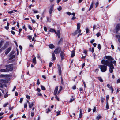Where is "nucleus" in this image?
Returning a JSON list of instances; mask_svg holds the SVG:
<instances>
[{
    "label": "nucleus",
    "instance_id": "nucleus-50",
    "mask_svg": "<svg viewBox=\"0 0 120 120\" xmlns=\"http://www.w3.org/2000/svg\"><path fill=\"white\" fill-rule=\"evenodd\" d=\"M27 105L26 103H25L24 104V107L25 108H27Z\"/></svg>",
    "mask_w": 120,
    "mask_h": 120
},
{
    "label": "nucleus",
    "instance_id": "nucleus-16",
    "mask_svg": "<svg viewBox=\"0 0 120 120\" xmlns=\"http://www.w3.org/2000/svg\"><path fill=\"white\" fill-rule=\"evenodd\" d=\"M57 32L56 34H57V35L58 36V38H60V31L59 30H57Z\"/></svg>",
    "mask_w": 120,
    "mask_h": 120
},
{
    "label": "nucleus",
    "instance_id": "nucleus-12",
    "mask_svg": "<svg viewBox=\"0 0 120 120\" xmlns=\"http://www.w3.org/2000/svg\"><path fill=\"white\" fill-rule=\"evenodd\" d=\"M58 90V87L56 86L55 88L54 92V95H56Z\"/></svg>",
    "mask_w": 120,
    "mask_h": 120
},
{
    "label": "nucleus",
    "instance_id": "nucleus-5",
    "mask_svg": "<svg viewBox=\"0 0 120 120\" xmlns=\"http://www.w3.org/2000/svg\"><path fill=\"white\" fill-rule=\"evenodd\" d=\"M110 64V65L108 64L107 65L109 67V71L110 73H112L113 72V69H114V67L113 64H112L111 63Z\"/></svg>",
    "mask_w": 120,
    "mask_h": 120
},
{
    "label": "nucleus",
    "instance_id": "nucleus-31",
    "mask_svg": "<svg viewBox=\"0 0 120 120\" xmlns=\"http://www.w3.org/2000/svg\"><path fill=\"white\" fill-rule=\"evenodd\" d=\"M9 105V103H6L5 104H4V105L3 106V107H5L6 106H7V105Z\"/></svg>",
    "mask_w": 120,
    "mask_h": 120
},
{
    "label": "nucleus",
    "instance_id": "nucleus-27",
    "mask_svg": "<svg viewBox=\"0 0 120 120\" xmlns=\"http://www.w3.org/2000/svg\"><path fill=\"white\" fill-rule=\"evenodd\" d=\"M116 37L117 38H120V35H116ZM118 41L120 43V39H119L118 40Z\"/></svg>",
    "mask_w": 120,
    "mask_h": 120
},
{
    "label": "nucleus",
    "instance_id": "nucleus-47",
    "mask_svg": "<svg viewBox=\"0 0 120 120\" xmlns=\"http://www.w3.org/2000/svg\"><path fill=\"white\" fill-rule=\"evenodd\" d=\"M15 55H13L10 58V59H12L15 57Z\"/></svg>",
    "mask_w": 120,
    "mask_h": 120
},
{
    "label": "nucleus",
    "instance_id": "nucleus-52",
    "mask_svg": "<svg viewBox=\"0 0 120 120\" xmlns=\"http://www.w3.org/2000/svg\"><path fill=\"white\" fill-rule=\"evenodd\" d=\"M37 84L38 85H39L40 84V82L39 81V79H38L37 81Z\"/></svg>",
    "mask_w": 120,
    "mask_h": 120
},
{
    "label": "nucleus",
    "instance_id": "nucleus-28",
    "mask_svg": "<svg viewBox=\"0 0 120 120\" xmlns=\"http://www.w3.org/2000/svg\"><path fill=\"white\" fill-rule=\"evenodd\" d=\"M93 2H92V3L91 4L90 6V7L89 8V11L91 9L93 8Z\"/></svg>",
    "mask_w": 120,
    "mask_h": 120
},
{
    "label": "nucleus",
    "instance_id": "nucleus-56",
    "mask_svg": "<svg viewBox=\"0 0 120 120\" xmlns=\"http://www.w3.org/2000/svg\"><path fill=\"white\" fill-rule=\"evenodd\" d=\"M96 27V26L95 25H94L93 26V30H94L95 29Z\"/></svg>",
    "mask_w": 120,
    "mask_h": 120
},
{
    "label": "nucleus",
    "instance_id": "nucleus-58",
    "mask_svg": "<svg viewBox=\"0 0 120 120\" xmlns=\"http://www.w3.org/2000/svg\"><path fill=\"white\" fill-rule=\"evenodd\" d=\"M96 107H94V108L93 110V112H95L96 111Z\"/></svg>",
    "mask_w": 120,
    "mask_h": 120
},
{
    "label": "nucleus",
    "instance_id": "nucleus-24",
    "mask_svg": "<svg viewBox=\"0 0 120 120\" xmlns=\"http://www.w3.org/2000/svg\"><path fill=\"white\" fill-rule=\"evenodd\" d=\"M0 71L1 72H7V71L6 69H1L0 70Z\"/></svg>",
    "mask_w": 120,
    "mask_h": 120
},
{
    "label": "nucleus",
    "instance_id": "nucleus-35",
    "mask_svg": "<svg viewBox=\"0 0 120 120\" xmlns=\"http://www.w3.org/2000/svg\"><path fill=\"white\" fill-rule=\"evenodd\" d=\"M98 48L100 50L101 49V46L100 44H99L98 45Z\"/></svg>",
    "mask_w": 120,
    "mask_h": 120
},
{
    "label": "nucleus",
    "instance_id": "nucleus-57",
    "mask_svg": "<svg viewBox=\"0 0 120 120\" xmlns=\"http://www.w3.org/2000/svg\"><path fill=\"white\" fill-rule=\"evenodd\" d=\"M120 82V79H118L117 81V83H118Z\"/></svg>",
    "mask_w": 120,
    "mask_h": 120
},
{
    "label": "nucleus",
    "instance_id": "nucleus-54",
    "mask_svg": "<svg viewBox=\"0 0 120 120\" xmlns=\"http://www.w3.org/2000/svg\"><path fill=\"white\" fill-rule=\"evenodd\" d=\"M51 111L48 108L46 112L48 113L50 111Z\"/></svg>",
    "mask_w": 120,
    "mask_h": 120
},
{
    "label": "nucleus",
    "instance_id": "nucleus-15",
    "mask_svg": "<svg viewBox=\"0 0 120 120\" xmlns=\"http://www.w3.org/2000/svg\"><path fill=\"white\" fill-rule=\"evenodd\" d=\"M60 56L62 59H64V57L65 54L62 51L61 52Z\"/></svg>",
    "mask_w": 120,
    "mask_h": 120
},
{
    "label": "nucleus",
    "instance_id": "nucleus-43",
    "mask_svg": "<svg viewBox=\"0 0 120 120\" xmlns=\"http://www.w3.org/2000/svg\"><path fill=\"white\" fill-rule=\"evenodd\" d=\"M23 101V98H21L20 99V102L21 103H22Z\"/></svg>",
    "mask_w": 120,
    "mask_h": 120
},
{
    "label": "nucleus",
    "instance_id": "nucleus-55",
    "mask_svg": "<svg viewBox=\"0 0 120 120\" xmlns=\"http://www.w3.org/2000/svg\"><path fill=\"white\" fill-rule=\"evenodd\" d=\"M46 18H47V21H49V22L50 21V18H49L48 17H46Z\"/></svg>",
    "mask_w": 120,
    "mask_h": 120
},
{
    "label": "nucleus",
    "instance_id": "nucleus-23",
    "mask_svg": "<svg viewBox=\"0 0 120 120\" xmlns=\"http://www.w3.org/2000/svg\"><path fill=\"white\" fill-rule=\"evenodd\" d=\"M32 61L34 64H36V57H35L33 59Z\"/></svg>",
    "mask_w": 120,
    "mask_h": 120
},
{
    "label": "nucleus",
    "instance_id": "nucleus-61",
    "mask_svg": "<svg viewBox=\"0 0 120 120\" xmlns=\"http://www.w3.org/2000/svg\"><path fill=\"white\" fill-rule=\"evenodd\" d=\"M72 89H76V86L75 85L74 86L72 87Z\"/></svg>",
    "mask_w": 120,
    "mask_h": 120
},
{
    "label": "nucleus",
    "instance_id": "nucleus-13",
    "mask_svg": "<svg viewBox=\"0 0 120 120\" xmlns=\"http://www.w3.org/2000/svg\"><path fill=\"white\" fill-rule=\"evenodd\" d=\"M58 71H59V74L60 75H61V67L60 65H58Z\"/></svg>",
    "mask_w": 120,
    "mask_h": 120
},
{
    "label": "nucleus",
    "instance_id": "nucleus-37",
    "mask_svg": "<svg viewBox=\"0 0 120 120\" xmlns=\"http://www.w3.org/2000/svg\"><path fill=\"white\" fill-rule=\"evenodd\" d=\"M1 76L2 77H6L8 76V75H3L2 74L1 75Z\"/></svg>",
    "mask_w": 120,
    "mask_h": 120
},
{
    "label": "nucleus",
    "instance_id": "nucleus-40",
    "mask_svg": "<svg viewBox=\"0 0 120 120\" xmlns=\"http://www.w3.org/2000/svg\"><path fill=\"white\" fill-rule=\"evenodd\" d=\"M53 63L52 62H50L49 63V67L50 68L52 66V65Z\"/></svg>",
    "mask_w": 120,
    "mask_h": 120
},
{
    "label": "nucleus",
    "instance_id": "nucleus-20",
    "mask_svg": "<svg viewBox=\"0 0 120 120\" xmlns=\"http://www.w3.org/2000/svg\"><path fill=\"white\" fill-rule=\"evenodd\" d=\"M52 60H54L56 59V57L55 56V55L54 53H52Z\"/></svg>",
    "mask_w": 120,
    "mask_h": 120
},
{
    "label": "nucleus",
    "instance_id": "nucleus-14",
    "mask_svg": "<svg viewBox=\"0 0 120 120\" xmlns=\"http://www.w3.org/2000/svg\"><path fill=\"white\" fill-rule=\"evenodd\" d=\"M11 49V47H9V48L8 49L6 50L5 51V54L6 55H7V54L9 53V52L10 51Z\"/></svg>",
    "mask_w": 120,
    "mask_h": 120
},
{
    "label": "nucleus",
    "instance_id": "nucleus-36",
    "mask_svg": "<svg viewBox=\"0 0 120 120\" xmlns=\"http://www.w3.org/2000/svg\"><path fill=\"white\" fill-rule=\"evenodd\" d=\"M55 98L56 99H57L58 101H59V98L57 96L56 94V95H55Z\"/></svg>",
    "mask_w": 120,
    "mask_h": 120
},
{
    "label": "nucleus",
    "instance_id": "nucleus-51",
    "mask_svg": "<svg viewBox=\"0 0 120 120\" xmlns=\"http://www.w3.org/2000/svg\"><path fill=\"white\" fill-rule=\"evenodd\" d=\"M96 35L98 37H99L100 35L99 32H98L97 34Z\"/></svg>",
    "mask_w": 120,
    "mask_h": 120
},
{
    "label": "nucleus",
    "instance_id": "nucleus-7",
    "mask_svg": "<svg viewBox=\"0 0 120 120\" xmlns=\"http://www.w3.org/2000/svg\"><path fill=\"white\" fill-rule=\"evenodd\" d=\"M120 30V24H117L116 26L115 30L116 34H118V31Z\"/></svg>",
    "mask_w": 120,
    "mask_h": 120
},
{
    "label": "nucleus",
    "instance_id": "nucleus-49",
    "mask_svg": "<svg viewBox=\"0 0 120 120\" xmlns=\"http://www.w3.org/2000/svg\"><path fill=\"white\" fill-rule=\"evenodd\" d=\"M109 98V95H107L106 97V99L107 101L108 100Z\"/></svg>",
    "mask_w": 120,
    "mask_h": 120
},
{
    "label": "nucleus",
    "instance_id": "nucleus-59",
    "mask_svg": "<svg viewBox=\"0 0 120 120\" xmlns=\"http://www.w3.org/2000/svg\"><path fill=\"white\" fill-rule=\"evenodd\" d=\"M74 98L71 99L70 100V102H72L74 100Z\"/></svg>",
    "mask_w": 120,
    "mask_h": 120
},
{
    "label": "nucleus",
    "instance_id": "nucleus-62",
    "mask_svg": "<svg viewBox=\"0 0 120 120\" xmlns=\"http://www.w3.org/2000/svg\"><path fill=\"white\" fill-rule=\"evenodd\" d=\"M94 39H93L91 41H90V42L92 43V44L94 42Z\"/></svg>",
    "mask_w": 120,
    "mask_h": 120
},
{
    "label": "nucleus",
    "instance_id": "nucleus-42",
    "mask_svg": "<svg viewBox=\"0 0 120 120\" xmlns=\"http://www.w3.org/2000/svg\"><path fill=\"white\" fill-rule=\"evenodd\" d=\"M32 38V36L30 35L28 37V38L30 40Z\"/></svg>",
    "mask_w": 120,
    "mask_h": 120
},
{
    "label": "nucleus",
    "instance_id": "nucleus-41",
    "mask_svg": "<svg viewBox=\"0 0 120 120\" xmlns=\"http://www.w3.org/2000/svg\"><path fill=\"white\" fill-rule=\"evenodd\" d=\"M60 112H61L60 111H59L57 112H56V113H57L56 116H58L60 114Z\"/></svg>",
    "mask_w": 120,
    "mask_h": 120
},
{
    "label": "nucleus",
    "instance_id": "nucleus-10",
    "mask_svg": "<svg viewBox=\"0 0 120 120\" xmlns=\"http://www.w3.org/2000/svg\"><path fill=\"white\" fill-rule=\"evenodd\" d=\"M106 58L108 59V60L109 61V60H110V61H112L113 60V59L110 56H105Z\"/></svg>",
    "mask_w": 120,
    "mask_h": 120
},
{
    "label": "nucleus",
    "instance_id": "nucleus-39",
    "mask_svg": "<svg viewBox=\"0 0 120 120\" xmlns=\"http://www.w3.org/2000/svg\"><path fill=\"white\" fill-rule=\"evenodd\" d=\"M57 9L58 11H60L62 9V8L60 6Z\"/></svg>",
    "mask_w": 120,
    "mask_h": 120
},
{
    "label": "nucleus",
    "instance_id": "nucleus-33",
    "mask_svg": "<svg viewBox=\"0 0 120 120\" xmlns=\"http://www.w3.org/2000/svg\"><path fill=\"white\" fill-rule=\"evenodd\" d=\"M110 89H111L112 90V92L113 93L114 91V89L112 86H111L109 87V88Z\"/></svg>",
    "mask_w": 120,
    "mask_h": 120
},
{
    "label": "nucleus",
    "instance_id": "nucleus-63",
    "mask_svg": "<svg viewBox=\"0 0 120 120\" xmlns=\"http://www.w3.org/2000/svg\"><path fill=\"white\" fill-rule=\"evenodd\" d=\"M44 30L46 32L47 31V29L46 27H44Z\"/></svg>",
    "mask_w": 120,
    "mask_h": 120
},
{
    "label": "nucleus",
    "instance_id": "nucleus-3",
    "mask_svg": "<svg viewBox=\"0 0 120 120\" xmlns=\"http://www.w3.org/2000/svg\"><path fill=\"white\" fill-rule=\"evenodd\" d=\"M107 66L108 65H101L99 66L101 71L102 72H104L106 71Z\"/></svg>",
    "mask_w": 120,
    "mask_h": 120
},
{
    "label": "nucleus",
    "instance_id": "nucleus-17",
    "mask_svg": "<svg viewBox=\"0 0 120 120\" xmlns=\"http://www.w3.org/2000/svg\"><path fill=\"white\" fill-rule=\"evenodd\" d=\"M49 47L51 49L54 48H55L54 45L52 44H50L48 45Z\"/></svg>",
    "mask_w": 120,
    "mask_h": 120
},
{
    "label": "nucleus",
    "instance_id": "nucleus-18",
    "mask_svg": "<svg viewBox=\"0 0 120 120\" xmlns=\"http://www.w3.org/2000/svg\"><path fill=\"white\" fill-rule=\"evenodd\" d=\"M75 52L74 51H72L71 52V57H74L75 55Z\"/></svg>",
    "mask_w": 120,
    "mask_h": 120
},
{
    "label": "nucleus",
    "instance_id": "nucleus-9",
    "mask_svg": "<svg viewBox=\"0 0 120 120\" xmlns=\"http://www.w3.org/2000/svg\"><path fill=\"white\" fill-rule=\"evenodd\" d=\"M54 5H51L50 6V8L49 11V13L50 14H51L52 12V11L53 10Z\"/></svg>",
    "mask_w": 120,
    "mask_h": 120
},
{
    "label": "nucleus",
    "instance_id": "nucleus-11",
    "mask_svg": "<svg viewBox=\"0 0 120 120\" xmlns=\"http://www.w3.org/2000/svg\"><path fill=\"white\" fill-rule=\"evenodd\" d=\"M8 45L7 43H6L4 44V46L1 47V49L0 50V51H1V50H4L7 47Z\"/></svg>",
    "mask_w": 120,
    "mask_h": 120
},
{
    "label": "nucleus",
    "instance_id": "nucleus-21",
    "mask_svg": "<svg viewBox=\"0 0 120 120\" xmlns=\"http://www.w3.org/2000/svg\"><path fill=\"white\" fill-rule=\"evenodd\" d=\"M77 30H80V23H78L77 25Z\"/></svg>",
    "mask_w": 120,
    "mask_h": 120
},
{
    "label": "nucleus",
    "instance_id": "nucleus-32",
    "mask_svg": "<svg viewBox=\"0 0 120 120\" xmlns=\"http://www.w3.org/2000/svg\"><path fill=\"white\" fill-rule=\"evenodd\" d=\"M106 108L107 109H108L109 108V106L108 105V103L107 101V102L106 105Z\"/></svg>",
    "mask_w": 120,
    "mask_h": 120
},
{
    "label": "nucleus",
    "instance_id": "nucleus-30",
    "mask_svg": "<svg viewBox=\"0 0 120 120\" xmlns=\"http://www.w3.org/2000/svg\"><path fill=\"white\" fill-rule=\"evenodd\" d=\"M99 80L101 82H103V80L101 77H99L98 78Z\"/></svg>",
    "mask_w": 120,
    "mask_h": 120
},
{
    "label": "nucleus",
    "instance_id": "nucleus-44",
    "mask_svg": "<svg viewBox=\"0 0 120 120\" xmlns=\"http://www.w3.org/2000/svg\"><path fill=\"white\" fill-rule=\"evenodd\" d=\"M80 113L79 115L82 116V110H81V109H80Z\"/></svg>",
    "mask_w": 120,
    "mask_h": 120
},
{
    "label": "nucleus",
    "instance_id": "nucleus-29",
    "mask_svg": "<svg viewBox=\"0 0 120 120\" xmlns=\"http://www.w3.org/2000/svg\"><path fill=\"white\" fill-rule=\"evenodd\" d=\"M101 117H102L100 115H99L97 116V119L98 120H99V119L101 118Z\"/></svg>",
    "mask_w": 120,
    "mask_h": 120
},
{
    "label": "nucleus",
    "instance_id": "nucleus-25",
    "mask_svg": "<svg viewBox=\"0 0 120 120\" xmlns=\"http://www.w3.org/2000/svg\"><path fill=\"white\" fill-rule=\"evenodd\" d=\"M29 104V107L30 108H31L32 106H33L34 105L33 102H32L31 103V104L30 103V104Z\"/></svg>",
    "mask_w": 120,
    "mask_h": 120
},
{
    "label": "nucleus",
    "instance_id": "nucleus-22",
    "mask_svg": "<svg viewBox=\"0 0 120 120\" xmlns=\"http://www.w3.org/2000/svg\"><path fill=\"white\" fill-rule=\"evenodd\" d=\"M4 43L3 41L1 40L0 42V48H1L3 45Z\"/></svg>",
    "mask_w": 120,
    "mask_h": 120
},
{
    "label": "nucleus",
    "instance_id": "nucleus-38",
    "mask_svg": "<svg viewBox=\"0 0 120 120\" xmlns=\"http://www.w3.org/2000/svg\"><path fill=\"white\" fill-rule=\"evenodd\" d=\"M8 93V92H7L6 93V94L4 95V97L5 98H7L8 96V95L7 94Z\"/></svg>",
    "mask_w": 120,
    "mask_h": 120
},
{
    "label": "nucleus",
    "instance_id": "nucleus-2",
    "mask_svg": "<svg viewBox=\"0 0 120 120\" xmlns=\"http://www.w3.org/2000/svg\"><path fill=\"white\" fill-rule=\"evenodd\" d=\"M8 81L7 80L1 79L0 80V88H3L4 86L6 87L7 86V85L6 84L8 83Z\"/></svg>",
    "mask_w": 120,
    "mask_h": 120
},
{
    "label": "nucleus",
    "instance_id": "nucleus-34",
    "mask_svg": "<svg viewBox=\"0 0 120 120\" xmlns=\"http://www.w3.org/2000/svg\"><path fill=\"white\" fill-rule=\"evenodd\" d=\"M41 87L42 90H45L46 89L45 87L42 85H41Z\"/></svg>",
    "mask_w": 120,
    "mask_h": 120
},
{
    "label": "nucleus",
    "instance_id": "nucleus-46",
    "mask_svg": "<svg viewBox=\"0 0 120 120\" xmlns=\"http://www.w3.org/2000/svg\"><path fill=\"white\" fill-rule=\"evenodd\" d=\"M86 33H88L89 31V30L88 28H86Z\"/></svg>",
    "mask_w": 120,
    "mask_h": 120
},
{
    "label": "nucleus",
    "instance_id": "nucleus-19",
    "mask_svg": "<svg viewBox=\"0 0 120 120\" xmlns=\"http://www.w3.org/2000/svg\"><path fill=\"white\" fill-rule=\"evenodd\" d=\"M49 31L50 32H54L56 33V34L57 33L53 29L50 28L49 30Z\"/></svg>",
    "mask_w": 120,
    "mask_h": 120
},
{
    "label": "nucleus",
    "instance_id": "nucleus-4",
    "mask_svg": "<svg viewBox=\"0 0 120 120\" xmlns=\"http://www.w3.org/2000/svg\"><path fill=\"white\" fill-rule=\"evenodd\" d=\"M5 67L7 72L9 71H11L13 69V64H11L8 65H6Z\"/></svg>",
    "mask_w": 120,
    "mask_h": 120
},
{
    "label": "nucleus",
    "instance_id": "nucleus-26",
    "mask_svg": "<svg viewBox=\"0 0 120 120\" xmlns=\"http://www.w3.org/2000/svg\"><path fill=\"white\" fill-rule=\"evenodd\" d=\"M62 89V86H60L59 89V90L58 91L57 94H58L60 93V91H61V90Z\"/></svg>",
    "mask_w": 120,
    "mask_h": 120
},
{
    "label": "nucleus",
    "instance_id": "nucleus-1",
    "mask_svg": "<svg viewBox=\"0 0 120 120\" xmlns=\"http://www.w3.org/2000/svg\"><path fill=\"white\" fill-rule=\"evenodd\" d=\"M101 63L104 65H107L108 64L110 65L111 64H110L111 63L112 64H112L113 63L115 66H116V61L115 60L113 61H110L108 60H104L103 59L101 60Z\"/></svg>",
    "mask_w": 120,
    "mask_h": 120
},
{
    "label": "nucleus",
    "instance_id": "nucleus-60",
    "mask_svg": "<svg viewBox=\"0 0 120 120\" xmlns=\"http://www.w3.org/2000/svg\"><path fill=\"white\" fill-rule=\"evenodd\" d=\"M66 13L69 15H71V13L70 12H67Z\"/></svg>",
    "mask_w": 120,
    "mask_h": 120
},
{
    "label": "nucleus",
    "instance_id": "nucleus-45",
    "mask_svg": "<svg viewBox=\"0 0 120 120\" xmlns=\"http://www.w3.org/2000/svg\"><path fill=\"white\" fill-rule=\"evenodd\" d=\"M26 98L28 99H30V97L28 95H27L26 96Z\"/></svg>",
    "mask_w": 120,
    "mask_h": 120
},
{
    "label": "nucleus",
    "instance_id": "nucleus-6",
    "mask_svg": "<svg viewBox=\"0 0 120 120\" xmlns=\"http://www.w3.org/2000/svg\"><path fill=\"white\" fill-rule=\"evenodd\" d=\"M61 51V48L59 47L56 49L55 50L54 52L56 54H59L60 52Z\"/></svg>",
    "mask_w": 120,
    "mask_h": 120
},
{
    "label": "nucleus",
    "instance_id": "nucleus-48",
    "mask_svg": "<svg viewBox=\"0 0 120 120\" xmlns=\"http://www.w3.org/2000/svg\"><path fill=\"white\" fill-rule=\"evenodd\" d=\"M28 28L30 30H32V28L29 25L28 26Z\"/></svg>",
    "mask_w": 120,
    "mask_h": 120
},
{
    "label": "nucleus",
    "instance_id": "nucleus-64",
    "mask_svg": "<svg viewBox=\"0 0 120 120\" xmlns=\"http://www.w3.org/2000/svg\"><path fill=\"white\" fill-rule=\"evenodd\" d=\"M111 47L112 48V49H114V47L113 45H111Z\"/></svg>",
    "mask_w": 120,
    "mask_h": 120
},
{
    "label": "nucleus",
    "instance_id": "nucleus-8",
    "mask_svg": "<svg viewBox=\"0 0 120 120\" xmlns=\"http://www.w3.org/2000/svg\"><path fill=\"white\" fill-rule=\"evenodd\" d=\"M81 30H77L74 32L72 33V34L73 36H74L76 35L78 33H80L81 32Z\"/></svg>",
    "mask_w": 120,
    "mask_h": 120
},
{
    "label": "nucleus",
    "instance_id": "nucleus-53",
    "mask_svg": "<svg viewBox=\"0 0 120 120\" xmlns=\"http://www.w3.org/2000/svg\"><path fill=\"white\" fill-rule=\"evenodd\" d=\"M11 33L13 35H15V32H14V31H12V30H11Z\"/></svg>",
    "mask_w": 120,
    "mask_h": 120
}]
</instances>
